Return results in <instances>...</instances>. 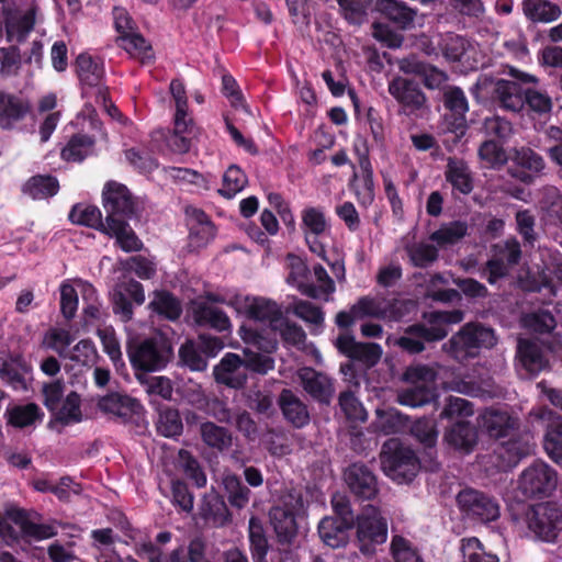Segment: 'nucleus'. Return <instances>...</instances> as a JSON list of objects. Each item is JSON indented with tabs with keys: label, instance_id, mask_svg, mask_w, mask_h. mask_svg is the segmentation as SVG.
<instances>
[{
	"label": "nucleus",
	"instance_id": "f257e3e1",
	"mask_svg": "<svg viewBox=\"0 0 562 562\" xmlns=\"http://www.w3.org/2000/svg\"><path fill=\"white\" fill-rule=\"evenodd\" d=\"M108 217L106 228L114 233L115 244L125 252L138 251L143 243L126 220L135 214V202L128 189L119 182H108L102 192Z\"/></svg>",
	"mask_w": 562,
	"mask_h": 562
},
{
	"label": "nucleus",
	"instance_id": "f03ea898",
	"mask_svg": "<svg viewBox=\"0 0 562 562\" xmlns=\"http://www.w3.org/2000/svg\"><path fill=\"white\" fill-rule=\"evenodd\" d=\"M494 330L477 323H468L441 346L443 352L458 362L476 358L482 349L496 345Z\"/></svg>",
	"mask_w": 562,
	"mask_h": 562
},
{
	"label": "nucleus",
	"instance_id": "7ed1b4c3",
	"mask_svg": "<svg viewBox=\"0 0 562 562\" xmlns=\"http://www.w3.org/2000/svg\"><path fill=\"white\" fill-rule=\"evenodd\" d=\"M524 522L531 539L554 543L562 532V507L553 502L535 504L526 510Z\"/></svg>",
	"mask_w": 562,
	"mask_h": 562
},
{
	"label": "nucleus",
	"instance_id": "20e7f679",
	"mask_svg": "<svg viewBox=\"0 0 562 562\" xmlns=\"http://www.w3.org/2000/svg\"><path fill=\"white\" fill-rule=\"evenodd\" d=\"M355 527L357 547L367 557L374 555L378 548L387 540V520L373 505L362 508L355 520Z\"/></svg>",
	"mask_w": 562,
	"mask_h": 562
},
{
	"label": "nucleus",
	"instance_id": "39448f33",
	"mask_svg": "<svg viewBox=\"0 0 562 562\" xmlns=\"http://www.w3.org/2000/svg\"><path fill=\"white\" fill-rule=\"evenodd\" d=\"M381 465L385 475L400 484L411 482L419 470L415 452L397 438H391L383 445Z\"/></svg>",
	"mask_w": 562,
	"mask_h": 562
},
{
	"label": "nucleus",
	"instance_id": "423d86ee",
	"mask_svg": "<svg viewBox=\"0 0 562 562\" xmlns=\"http://www.w3.org/2000/svg\"><path fill=\"white\" fill-rule=\"evenodd\" d=\"M512 79H497L492 86V99L505 111L519 113L525 109V92L522 83H536L538 80L533 75L509 69Z\"/></svg>",
	"mask_w": 562,
	"mask_h": 562
},
{
	"label": "nucleus",
	"instance_id": "0eeeda50",
	"mask_svg": "<svg viewBox=\"0 0 562 562\" xmlns=\"http://www.w3.org/2000/svg\"><path fill=\"white\" fill-rule=\"evenodd\" d=\"M558 473L543 461H535L518 477V490L525 497H548L558 486Z\"/></svg>",
	"mask_w": 562,
	"mask_h": 562
},
{
	"label": "nucleus",
	"instance_id": "6e6552de",
	"mask_svg": "<svg viewBox=\"0 0 562 562\" xmlns=\"http://www.w3.org/2000/svg\"><path fill=\"white\" fill-rule=\"evenodd\" d=\"M304 513V502L296 491L288 493L282 503L270 512V520L281 541H291L296 535V517Z\"/></svg>",
	"mask_w": 562,
	"mask_h": 562
},
{
	"label": "nucleus",
	"instance_id": "1a4fd4ad",
	"mask_svg": "<svg viewBox=\"0 0 562 562\" xmlns=\"http://www.w3.org/2000/svg\"><path fill=\"white\" fill-rule=\"evenodd\" d=\"M409 305L402 300L364 296L352 305V312L359 318L375 317L397 322L408 313Z\"/></svg>",
	"mask_w": 562,
	"mask_h": 562
},
{
	"label": "nucleus",
	"instance_id": "9d476101",
	"mask_svg": "<svg viewBox=\"0 0 562 562\" xmlns=\"http://www.w3.org/2000/svg\"><path fill=\"white\" fill-rule=\"evenodd\" d=\"M77 74L82 85V93L87 98L102 99L105 102L103 83V63L88 54H80L76 60Z\"/></svg>",
	"mask_w": 562,
	"mask_h": 562
},
{
	"label": "nucleus",
	"instance_id": "9b49d317",
	"mask_svg": "<svg viewBox=\"0 0 562 562\" xmlns=\"http://www.w3.org/2000/svg\"><path fill=\"white\" fill-rule=\"evenodd\" d=\"M169 355V349L162 339L149 338L130 351V359L136 369L159 371L168 362Z\"/></svg>",
	"mask_w": 562,
	"mask_h": 562
},
{
	"label": "nucleus",
	"instance_id": "f8f14e48",
	"mask_svg": "<svg viewBox=\"0 0 562 562\" xmlns=\"http://www.w3.org/2000/svg\"><path fill=\"white\" fill-rule=\"evenodd\" d=\"M457 499L460 509L479 521L488 522L499 517L498 503L483 492L464 490L458 494Z\"/></svg>",
	"mask_w": 562,
	"mask_h": 562
},
{
	"label": "nucleus",
	"instance_id": "ddd939ff",
	"mask_svg": "<svg viewBox=\"0 0 562 562\" xmlns=\"http://www.w3.org/2000/svg\"><path fill=\"white\" fill-rule=\"evenodd\" d=\"M464 314L460 310L435 311L424 314V322L413 325L411 331L419 330L426 341H438L447 337L449 326L463 321Z\"/></svg>",
	"mask_w": 562,
	"mask_h": 562
},
{
	"label": "nucleus",
	"instance_id": "4468645a",
	"mask_svg": "<svg viewBox=\"0 0 562 562\" xmlns=\"http://www.w3.org/2000/svg\"><path fill=\"white\" fill-rule=\"evenodd\" d=\"M529 417L546 426L544 450L554 462L562 463V417L546 407L531 409Z\"/></svg>",
	"mask_w": 562,
	"mask_h": 562
},
{
	"label": "nucleus",
	"instance_id": "2eb2a0df",
	"mask_svg": "<svg viewBox=\"0 0 562 562\" xmlns=\"http://www.w3.org/2000/svg\"><path fill=\"white\" fill-rule=\"evenodd\" d=\"M536 443L530 434H521L503 441L495 450L496 468L506 471L515 467L522 458L535 451Z\"/></svg>",
	"mask_w": 562,
	"mask_h": 562
},
{
	"label": "nucleus",
	"instance_id": "dca6fc26",
	"mask_svg": "<svg viewBox=\"0 0 562 562\" xmlns=\"http://www.w3.org/2000/svg\"><path fill=\"white\" fill-rule=\"evenodd\" d=\"M237 314L268 323L271 329L281 322L283 316L281 306L277 302L262 296L243 294Z\"/></svg>",
	"mask_w": 562,
	"mask_h": 562
},
{
	"label": "nucleus",
	"instance_id": "f3484780",
	"mask_svg": "<svg viewBox=\"0 0 562 562\" xmlns=\"http://www.w3.org/2000/svg\"><path fill=\"white\" fill-rule=\"evenodd\" d=\"M479 426L490 437L503 439L519 427V419L506 408L490 407L477 418Z\"/></svg>",
	"mask_w": 562,
	"mask_h": 562
},
{
	"label": "nucleus",
	"instance_id": "a211bd4d",
	"mask_svg": "<svg viewBox=\"0 0 562 562\" xmlns=\"http://www.w3.org/2000/svg\"><path fill=\"white\" fill-rule=\"evenodd\" d=\"M60 312L67 319H71L78 310V294L82 300H94L95 289L92 284L81 279H67L59 285Z\"/></svg>",
	"mask_w": 562,
	"mask_h": 562
},
{
	"label": "nucleus",
	"instance_id": "6ab92c4d",
	"mask_svg": "<svg viewBox=\"0 0 562 562\" xmlns=\"http://www.w3.org/2000/svg\"><path fill=\"white\" fill-rule=\"evenodd\" d=\"M387 91L405 110L416 111L426 103V95L418 83L401 76L389 81Z\"/></svg>",
	"mask_w": 562,
	"mask_h": 562
},
{
	"label": "nucleus",
	"instance_id": "aec40b11",
	"mask_svg": "<svg viewBox=\"0 0 562 562\" xmlns=\"http://www.w3.org/2000/svg\"><path fill=\"white\" fill-rule=\"evenodd\" d=\"M517 360L518 371L525 378L537 375L549 366V361L541 347L528 339H520L518 341Z\"/></svg>",
	"mask_w": 562,
	"mask_h": 562
},
{
	"label": "nucleus",
	"instance_id": "412c9836",
	"mask_svg": "<svg viewBox=\"0 0 562 562\" xmlns=\"http://www.w3.org/2000/svg\"><path fill=\"white\" fill-rule=\"evenodd\" d=\"M214 378L217 383L233 389L241 387L247 381L246 364L240 356L228 352L214 367Z\"/></svg>",
	"mask_w": 562,
	"mask_h": 562
},
{
	"label": "nucleus",
	"instance_id": "4be33fe9",
	"mask_svg": "<svg viewBox=\"0 0 562 562\" xmlns=\"http://www.w3.org/2000/svg\"><path fill=\"white\" fill-rule=\"evenodd\" d=\"M36 513H29L18 507L8 508V518L16 525L23 537L34 540H44L56 535L52 525L40 524Z\"/></svg>",
	"mask_w": 562,
	"mask_h": 562
},
{
	"label": "nucleus",
	"instance_id": "5701e85b",
	"mask_svg": "<svg viewBox=\"0 0 562 562\" xmlns=\"http://www.w3.org/2000/svg\"><path fill=\"white\" fill-rule=\"evenodd\" d=\"M345 481L350 491L360 498L371 499L378 494L376 479L363 464H351L345 472Z\"/></svg>",
	"mask_w": 562,
	"mask_h": 562
},
{
	"label": "nucleus",
	"instance_id": "b1692460",
	"mask_svg": "<svg viewBox=\"0 0 562 562\" xmlns=\"http://www.w3.org/2000/svg\"><path fill=\"white\" fill-rule=\"evenodd\" d=\"M98 407L105 414L124 420L139 415L143 411L142 404L126 394L110 393L101 397Z\"/></svg>",
	"mask_w": 562,
	"mask_h": 562
},
{
	"label": "nucleus",
	"instance_id": "393cba45",
	"mask_svg": "<svg viewBox=\"0 0 562 562\" xmlns=\"http://www.w3.org/2000/svg\"><path fill=\"white\" fill-rule=\"evenodd\" d=\"M297 375L306 393L321 403H329L334 389L327 375L312 368H302Z\"/></svg>",
	"mask_w": 562,
	"mask_h": 562
},
{
	"label": "nucleus",
	"instance_id": "a878e982",
	"mask_svg": "<svg viewBox=\"0 0 562 562\" xmlns=\"http://www.w3.org/2000/svg\"><path fill=\"white\" fill-rule=\"evenodd\" d=\"M513 161L517 167L522 169L513 172V176L525 183H531L537 177L542 175L546 168L544 159L528 147L516 149Z\"/></svg>",
	"mask_w": 562,
	"mask_h": 562
},
{
	"label": "nucleus",
	"instance_id": "bb28decb",
	"mask_svg": "<svg viewBox=\"0 0 562 562\" xmlns=\"http://www.w3.org/2000/svg\"><path fill=\"white\" fill-rule=\"evenodd\" d=\"M5 32L10 42H22L33 30L35 24V9H29L25 12H13L5 8Z\"/></svg>",
	"mask_w": 562,
	"mask_h": 562
},
{
	"label": "nucleus",
	"instance_id": "cd10ccee",
	"mask_svg": "<svg viewBox=\"0 0 562 562\" xmlns=\"http://www.w3.org/2000/svg\"><path fill=\"white\" fill-rule=\"evenodd\" d=\"M445 441L457 450L469 453L477 443V431L465 420H457L445 432Z\"/></svg>",
	"mask_w": 562,
	"mask_h": 562
},
{
	"label": "nucleus",
	"instance_id": "c85d7f7f",
	"mask_svg": "<svg viewBox=\"0 0 562 562\" xmlns=\"http://www.w3.org/2000/svg\"><path fill=\"white\" fill-rule=\"evenodd\" d=\"M30 111V104L24 99L0 91V126L10 128L22 120Z\"/></svg>",
	"mask_w": 562,
	"mask_h": 562
},
{
	"label": "nucleus",
	"instance_id": "c756f323",
	"mask_svg": "<svg viewBox=\"0 0 562 562\" xmlns=\"http://www.w3.org/2000/svg\"><path fill=\"white\" fill-rule=\"evenodd\" d=\"M351 526L352 524L335 517H324L318 524V535L326 546L339 548L347 543Z\"/></svg>",
	"mask_w": 562,
	"mask_h": 562
},
{
	"label": "nucleus",
	"instance_id": "7c9ffc66",
	"mask_svg": "<svg viewBox=\"0 0 562 562\" xmlns=\"http://www.w3.org/2000/svg\"><path fill=\"white\" fill-rule=\"evenodd\" d=\"M186 214L192 241L196 246L209 243L215 235V228L207 215L196 207H188Z\"/></svg>",
	"mask_w": 562,
	"mask_h": 562
},
{
	"label": "nucleus",
	"instance_id": "2f4dec72",
	"mask_svg": "<svg viewBox=\"0 0 562 562\" xmlns=\"http://www.w3.org/2000/svg\"><path fill=\"white\" fill-rule=\"evenodd\" d=\"M69 220L75 224L95 228L114 238V233L105 226L108 225V217L105 216L103 221L101 211L94 205L83 203L75 205L69 213Z\"/></svg>",
	"mask_w": 562,
	"mask_h": 562
},
{
	"label": "nucleus",
	"instance_id": "473e14b6",
	"mask_svg": "<svg viewBox=\"0 0 562 562\" xmlns=\"http://www.w3.org/2000/svg\"><path fill=\"white\" fill-rule=\"evenodd\" d=\"M279 405L285 419L294 427L301 428L310 422L306 405L291 390L281 392Z\"/></svg>",
	"mask_w": 562,
	"mask_h": 562
},
{
	"label": "nucleus",
	"instance_id": "72a5a7b5",
	"mask_svg": "<svg viewBox=\"0 0 562 562\" xmlns=\"http://www.w3.org/2000/svg\"><path fill=\"white\" fill-rule=\"evenodd\" d=\"M286 267L289 274L286 282L295 286L302 294L306 296L318 295L315 291V285L308 282V268L302 258L295 255H288Z\"/></svg>",
	"mask_w": 562,
	"mask_h": 562
},
{
	"label": "nucleus",
	"instance_id": "f704fd0d",
	"mask_svg": "<svg viewBox=\"0 0 562 562\" xmlns=\"http://www.w3.org/2000/svg\"><path fill=\"white\" fill-rule=\"evenodd\" d=\"M31 373V367L21 358L10 360L0 359V379L14 390L27 389L26 375Z\"/></svg>",
	"mask_w": 562,
	"mask_h": 562
},
{
	"label": "nucleus",
	"instance_id": "c9c22d12",
	"mask_svg": "<svg viewBox=\"0 0 562 562\" xmlns=\"http://www.w3.org/2000/svg\"><path fill=\"white\" fill-rule=\"evenodd\" d=\"M5 415L8 417L9 425L15 428H25L34 426L36 423H41L44 413L38 405L29 403L7 408Z\"/></svg>",
	"mask_w": 562,
	"mask_h": 562
},
{
	"label": "nucleus",
	"instance_id": "e433bc0d",
	"mask_svg": "<svg viewBox=\"0 0 562 562\" xmlns=\"http://www.w3.org/2000/svg\"><path fill=\"white\" fill-rule=\"evenodd\" d=\"M522 11L530 21L538 23H550L561 15L560 7L548 0H525Z\"/></svg>",
	"mask_w": 562,
	"mask_h": 562
},
{
	"label": "nucleus",
	"instance_id": "4c0bfd02",
	"mask_svg": "<svg viewBox=\"0 0 562 562\" xmlns=\"http://www.w3.org/2000/svg\"><path fill=\"white\" fill-rule=\"evenodd\" d=\"M194 317L199 324L209 325L218 331H225L232 327L227 314L209 303H198L194 307Z\"/></svg>",
	"mask_w": 562,
	"mask_h": 562
},
{
	"label": "nucleus",
	"instance_id": "58836bf2",
	"mask_svg": "<svg viewBox=\"0 0 562 562\" xmlns=\"http://www.w3.org/2000/svg\"><path fill=\"white\" fill-rule=\"evenodd\" d=\"M203 442L217 451L228 450L233 445L232 432L212 422H206L200 428Z\"/></svg>",
	"mask_w": 562,
	"mask_h": 562
},
{
	"label": "nucleus",
	"instance_id": "ea45409f",
	"mask_svg": "<svg viewBox=\"0 0 562 562\" xmlns=\"http://www.w3.org/2000/svg\"><path fill=\"white\" fill-rule=\"evenodd\" d=\"M539 207L542 216L553 223L562 224V193L552 186L541 190Z\"/></svg>",
	"mask_w": 562,
	"mask_h": 562
},
{
	"label": "nucleus",
	"instance_id": "a19ab883",
	"mask_svg": "<svg viewBox=\"0 0 562 562\" xmlns=\"http://www.w3.org/2000/svg\"><path fill=\"white\" fill-rule=\"evenodd\" d=\"M375 9L402 29H407L414 21L415 12L396 0H378Z\"/></svg>",
	"mask_w": 562,
	"mask_h": 562
},
{
	"label": "nucleus",
	"instance_id": "79ce46f5",
	"mask_svg": "<svg viewBox=\"0 0 562 562\" xmlns=\"http://www.w3.org/2000/svg\"><path fill=\"white\" fill-rule=\"evenodd\" d=\"M467 224L456 221L441 225L437 231L430 234L429 239L438 247L443 248L461 240L467 235Z\"/></svg>",
	"mask_w": 562,
	"mask_h": 562
},
{
	"label": "nucleus",
	"instance_id": "37998d69",
	"mask_svg": "<svg viewBox=\"0 0 562 562\" xmlns=\"http://www.w3.org/2000/svg\"><path fill=\"white\" fill-rule=\"evenodd\" d=\"M405 251L409 262L419 268L430 266L438 258L437 247L426 241L408 243L405 245Z\"/></svg>",
	"mask_w": 562,
	"mask_h": 562
},
{
	"label": "nucleus",
	"instance_id": "c03bdc74",
	"mask_svg": "<svg viewBox=\"0 0 562 562\" xmlns=\"http://www.w3.org/2000/svg\"><path fill=\"white\" fill-rule=\"evenodd\" d=\"M57 422L64 425L76 424L82 420L80 408V396L76 392H70L56 411H52Z\"/></svg>",
	"mask_w": 562,
	"mask_h": 562
},
{
	"label": "nucleus",
	"instance_id": "a18cd8bd",
	"mask_svg": "<svg viewBox=\"0 0 562 562\" xmlns=\"http://www.w3.org/2000/svg\"><path fill=\"white\" fill-rule=\"evenodd\" d=\"M121 46L134 58L139 59L143 64L149 63L153 57L150 44L139 34L132 32L131 34L120 36Z\"/></svg>",
	"mask_w": 562,
	"mask_h": 562
},
{
	"label": "nucleus",
	"instance_id": "49530a36",
	"mask_svg": "<svg viewBox=\"0 0 562 562\" xmlns=\"http://www.w3.org/2000/svg\"><path fill=\"white\" fill-rule=\"evenodd\" d=\"M149 307L169 319H176L181 314L180 302L167 291H155Z\"/></svg>",
	"mask_w": 562,
	"mask_h": 562
},
{
	"label": "nucleus",
	"instance_id": "de8ad7c7",
	"mask_svg": "<svg viewBox=\"0 0 562 562\" xmlns=\"http://www.w3.org/2000/svg\"><path fill=\"white\" fill-rule=\"evenodd\" d=\"M74 341L70 331L65 328H49L42 338V347L57 352L60 357H66L68 348Z\"/></svg>",
	"mask_w": 562,
	"mask_h": 562
},
{
	"label": "nucleus",
	"instance_id": "09e8293b",
	"mask_svg": "<svg viewBox=\"0 0 562 562\" xmlns=\"http://www.w3.org/2000/svg\"><path fill=\"white\" fill-rule=\"evenodd\" d=\"M460 550L462 552V562H498V557L486 552L480 540L475 537L463 538Z\"/></svg>",
	"mask_w": 562,
	"mask_h": 562
},
{
	"label": "nucleus",
	"instance_id": "8fccbe9b",
	"mask_svg": "<svg viewBox=\"0 0 562 562\" xmlns=\"http://www.w3.org/2000/svg\"><path fill=\"white\" fill-rule=\"evenodd\" d=\"M58 191V182L50 176H35L24 186V192L33 199L53 196Z\"/></svg>",
	"mask_w": 562,
	"mask_h": 562
},
{
	"label": "nucleus",
	"instance_id": "3c124183",
	"mask_svg": "<svg viewBox=\"0 0 562 562\" xmlns=\"http://www.w3.org/2000/svg\"><path fill=\"white\" fill-rule=\"evenodd\" d=\"M181 362L192 371H204L207 367V358L204 356L195 340H189L179 349Z\"/></svg>",
	"mask_w": 562,
	"mask_h": 562
},
{
	"label": "nucleus",
	"instance_id": "603ef678",
	"mask_svg": "<svg viewBox=\"0 0 562 562\" xmlns=\"http://www.w3.org/2000/svg\"><path fill=\"white\" fill-rule=\"evenodd\" d=\"M374 425L379 431L385 435L394 434L406 426V418L395 408L378 409Z\"/></svg>",
	"mask_w": 562,
	"mask_h": 562
},
{
	"label": "nucleus",
	"instance_id": "864d4df0",
	"mask_svg": "<svg viewBox=\"0 0 562 562\" xmlns=\"http://www.w3.org/2000/svg\"><path fill=\"white\" fill-rule=\"evenodd\" d=\"M447 180L461 193L467 194L472 190V181L467 165L462 161L450 160L447 170Z\"/></svg>",
	"mask_w": 562,
	"mask_h": 562
},
{
	"label": "nucleus",
	"instance_id": "5fc2aeb1",
	"mask_svg": "<svg viewBox=\"0 0 562 562\" xmlns=\"http://www.w3.org/2000/svg\"><path fill=\"white\" fill-rule=\"evenodd\" d=\"M98 336L100 337L104 352L108 353L114 367L119 371L124 367V361L122 359L120 341L114 329L112 327L98 328Z\"/></svg>",
	"mask_w": 562,
	"mask_h": 562
},
{
	"label": "nucleus",
	"instance_id": "6e6d98bb",
	"mask_svg": "<svg viewBox=\"0 0 562 562\" xmlns=\"http://www.w3.org/2000/svg\"><path fill=\"white\" fill-rule=\"evenodd\" d=\"M223 485L228 493V501L233 506L243 508L248 504L250 491L241 484L235 474H225Z\"/></svg>",
	"mask_w": 562,
	"mask_h": 562
},
{
	"label": "nucleus",
	"instance_id": "4d7b16f0",
	"mask_svg": "<svg viewBox=\"0 0 562 562\" xmlns=\"http://www.w3.org/2000/svg\"><path fill=\"white\" fill-rule=\"evenodd\" d=\"M413 325L405 329L402 337L389 336L386 338L387 346H398L403 350L409 353H419L425 350V339L420 335L419 330L411 331Z\"/></svg>",
	"mask_w": 562,
	"mask_h": 562
},
{
	"label": "nucleus",
	"instance_id": "13d9d810",
	"mask_svg": "<svg viewBox=\"0 0 562 562\" xmlns=\"http://www.w3.org/2000/svg\"><path fill=\"white\" fill-rule=\"evenodd\" d=\"M93 143V139L86 135L74 136L61 150V157L67 161H81L91 151Z\"/></svg>",
	"mask_w": 562,
	"mask_h": 562
},
{
	"label": "nucleus",
	"instance_id": "bf43d9fd",
	"mask_svg": "<svg viewBox=\"0 0 562 562\" xmlns=\"http://www.w3.org/2000/svg\"><path fill=\"white\" fill-rule=\"evenodd\" d=\"M273 331L279 333L283 341L286 345L303 348L306 335L301 326L290 322L284 316L281 317V322L272 328Z\"/></svg>",
	"mask_w": 562,
	"mask_h": 562
},
{
	"label": "nucleus",
	"instance_id": "052dcab7",
	"mask_svg": "<svg viewBox=\"0 0 562 562\" xmlns=\"http://www.w3.org/2000/svg\"><path fill=\"white\" fill-rule=\"evenodd\" d=\"M246 183L247 177L244 171L233 165L224 173L223 186L220 192L226 198H233L245 188Z\"/></svg>",
	"mask_w": 562,
	"mask_h": 562
},
{
	"label": "nucleus",
	"instance_id": "680f3d73",
	"mask_svg": "<svg viewBox=\"0 0 562 562\" xmlns=\"http://www.w3.org/2000/svg\"><path fill=\"white\" fill-rule=\"evenodd\" d=\"M391 553L395 562H423L417 550L402 536H393Z\"/></svg>",
	"mask_w": 562,
	"mask_h": 562
},
{
	"label": "nucleus",
	"instance_id": "e2e57ef3",
	"mask_svg": "<svg viewBox=\"0 0 562 562\" xmlns=\"http://www.w3.org/2000/svg\"><path fill=\"white\" fill-rule=\"evenodd\" d=\"M157 430L165 437H175L182 431V422L178 411L172 408L161 409L157 420Z\"/></svg>",
	"mask_w": 562,
	"mask_h": 562
},
{
	"label": "nucleus",
	"instance_id": "0e129e2a",
	"mask_svg": "<svg viewBox=\"0 0 562 562\" xmlns=\"http://www.w3.org/2000/svg\"><path fill=\"white\" fill-rule=\"evenodd\" d=\"M249 541L254 559L266 558L268 551V541L265 536L261 522L251 517L249 520Z\"/></svg>",
	"mask_w": 562,
	"mask_h": 562
},
{
	"label": "nucleus",
	"instance_id": "69168bd1",
	"mask_svg": "<svg viewBox=\"0 0 562 562\" xmlns=\"http://www.w3.org/2000/svg\"><path fill=\"white\" fill-rule=\"evenodd\" d=\"M432 394L428 386L425 385H414L406 390L398 392L397 402L401 405L409 406V407H419L427 404Z\"/></svg>",
	"mask_w": 562,
	"mask_h": 562
},
{
	"label": "nucleus",
	"instance_id": "338daca9",
	"mask_svg": "<svg viewBox=\"0 0 562 562\" xmlns=\"http://www.w3.org/2000/svg\"><path fill=\"white\" fill-rule=\"evenodd\" d=\"M526 106L528 111L533 114L544 115L551 112L553 103L548 93L535 89H526L525 108Z\"/></svg>",
	"mask_w": 562,
	"mask_h": 562
},
{
	"label": "nucleus",
	"instance_id": "774afa93",
	"mask_svg": "<svg viewBox=\"0 0 562 562\" xmlns=\"http://www.w3.org/2000/svg\"><path fill=\"white\" fill-rule=\"evenodd\" d=\"M179 467L184 474L194 482L198 487H203L206 484V475L201 469L199 462L186 450L179 452Z\"/></svg>",
	"mask_w": 562,
	"mask_h": 562
}]
</instances>
